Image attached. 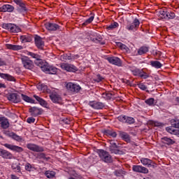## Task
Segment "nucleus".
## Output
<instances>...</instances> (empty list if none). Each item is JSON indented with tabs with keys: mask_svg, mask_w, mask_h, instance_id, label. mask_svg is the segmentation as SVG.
<instances>
[{
	"mask_svg": "<svg viewBox=\"0 0 179 179\" xmlns=\"http://www.w3.org/2000/svg\"><path fill=\"white\" fill-rule=\"evenodd\" d=\"M28 55H30V57H31L32 58H35L36 65L40 66L43 72H45V73H49L50 75H57V72H58V69L52 66H50V64L46 62H43V60L40 59V55H36L31 52H29Z\"/></svg>",
	"mask_w": 179,
	"mask_h": 179,
	"instance_id": "nucleus-1",
	"label": "nucleus"
},
{
	"mask_svg": "<svg viewBox=\"0 0 179 179\" xmlns=\"http://www.w3.org/2000/svg\"><path fill=\"white\" fill-rule=\"evenodd\" d=\"M97 153L102 162L105 163H111L113 162V159L111 158V155L104 150H98Z\"/></svg>",
	"mask_w": 179,
	"mask_h": 179,
	"instance_id": "nucleus-2",
	"label": "nucleus"
},
{
	"mask_svg": "<svg viewBox=\"0 0 179 179\" xmlns=\"http://www.w3.org/2000/svg\"><path fill=\"white\" fill-rule=\"evenodd\" d=\"M2 27L8 30L10 33H20L22 31V29L15 24H3Z\"/></svg>",
	"mask_w": 179,
	"mask_h": 179,
	"instance_id": "nucleus-3",
	"label": "nucleus"
},
{
	"mask_svg": "<svg viewBox=\"0 0 179 179\" xmlns=\"http://www.w3.org/2000/svg\"><path fill=\"white\" fill-rule=\"evenodd\" d=\"M159 16L161 19H174L176 17V14L174 13H169L164 9H161L159 11Z\"/></svg>",
	"mask_w": 179,
	"mask_h": 179,
	"instance_id": "nucleus-4",
	"label": "nucleus"
},
{
	"mask_svg": "<svg viewBox=\"0 0 179 179\" xmlns=\"http://www.w3.org/2000/svg\"><path fill=\"white\" fill-rule=\"evenodd\" d=\"M21 59L22 65L25 69H33V61L30 60L29 57H23Z\"/></svg>",
	"mask_w": 179,
	"mask_h": 179,
	"instance_id": "nucleus-5",
	"label": "nucleus"
},
{
	"mask_svg": "<svg viewBox=\"0 0 179 179\" xmlns=\"http://www.w3.org/2000/svg\"><path fill=\"white\" fill-rule=\"evenodd\" d=\"M62 69H64V71H67V72H76L78 71V68L74 65L63 63L61 64Z\"/></svg>",
	"mask_w": 179,
	"mask_h": 179,
	"instance_id": "nucleus-6",
	"label": "nucleus"
},
{
	"mask_svg": "<svg viewBox=\"0 0 179 179\" xmlns=\"http://www.w3.org/2000/svg\"><path fill=\"white\" fill-rule=\"evenodd\" d=\"M66 87L67 90H69L70 92H73L74 93H78L81 89L80 86L76 84H73L72 83H67Z\"/></svg>",
	"mask_w": 179,
	"mask_h": 179,
	"instance_id": "nucleus-7",
	"label": "nucleus"
},
{
	"mask_svg": "<svg viewBox=\"0 0 179 179\" xmlns=\"http://www.w3.org/2000/svg\"><path fill=\"white\" fill-rule=\"evenodd\" d=\"M107 59L108 62L113 65H116V66H122V62H121V59L117 57H108Z\"/></svg>",
	"mask_w": 179,
	"mask_h": 179,
	"instance_id": "nucleus-8",
	"label": "nucleus"
},
{
	"mask_svg": "<svg viewBox=\"0 0 179 179\" xmlns=\"http://www.w3.org/2000/svg\"><path fill=\"white\" fill-rule=\"evenodd\" d=\"M109 149L111 153H115V155H120V150H118V145H117V143L114 141H110V146Z\"/></svg>",
	"mask_w": 179,
	"mask_h": 179,
	"instance_id": "nucleus-9",
	"label": "nucleus"
},
{
	"mask_svg": "<svg viewBox=\"0 0 179 179\" xmlns=\"http://www.w3.org/2000/svg\"><path fill=\"white\" fill-rule=\"evenodd\" d=\"M3 146H5V148H7V149H10V150L17 152V153H21V152H23V148L22 147L8 143L4 144Z\"/></svg>",
	"mask_w": 179,
	"mask_h": 179,
	"instance_id": "nucleus-10",
	"label": "nucleus"
},
{
	"mask_svg": "<svg viewBox=\"0 0 179 179\" xmlns=\"http://www.w3.org/2000/svg\"><path fill=\"white\" fill-rule=\"evenodd\" d=\"M132 169L133 171H136V173H144L145 174H148V173H149V170L147 168L139 165H134Z\"/></svg>",
	"mask_w": 179,
	"mask_h": 179,
	"instance_id": "nucleus-11",
	"label": "nucleus"
},
{
	"mask_svg": "<svg viewBox=\"0 0 179 179\" xmlns=\"http://www.w3.org/2000/svg\"><path fill=\"white\" fill-rule=\"evenodd\" d=\"M50 99L52 100V103H59L62 100L61 96L54 91L50 93Z\"/></svg>",
	"mask_w": 179,
	"mask_h": 179,
	"instance_id": "nucleus-12",
	"label": "nucleus"
},
{
	"mask_svg": "<svg viewBox=\"0 0 179 179\" xmlns=\"http://www.w3.org/2000/svg\"><path fill=\"white\" fill-rule=\"evenodd\" d=\"M29 113L34 117H37V115H41L43 114V109L38 108L37 107H32L29 108Z\"/></svg>",
	"mask_w": 179,
	"mask_h": 179,
	"instance_id": "nucleus-13",
	"label": "nucleus"
},
{
	"mask_svg": "<svg viewBox=\"0 0 179 179\" xmlns=\"http://www.w3.org/2000/svg\"><path fill=\"white\" fill-rule=\"evenodd\" d=\"M35 44L39 50H43L44 48V41H43V38L39 36L35 37Z\"/></svg>",
	"mask_w": 179,
	"mask_h": 179,
	"instance_id": "nucleus-14",
	"label": "nucleus"
},
{
	"mask_svg": "<svg viewBox=\"0 0 179 179\" xmlns=\"http://www.w3.org/2000/svg\"><path fill=\"white\" fill-rule=\"evenodd\" d=\"M140 23L139 20H138V18H135L132 24L127 26V29L129 31L136 30L137 27H139Z\"/></svg>",
	"mask_w": 179,
	"mask_h": 179,
	"instance_id": "nucleus-15",
	"label": "nucleus"
},
{
	"mask_svg": "<svg viewBox=\"0 0 179 179\" xmlns=\"http://www.w3.org/2000/svg\"><path fill=\"white\" fill-rule=\"evenodd\" d=\"M45 27L47 29V30H49L50 31H55V30H58V29H59V25L48 22L45 24Z\"/></svg>",
	"mask_w": 179,
	"mask_h": 179,
	"instance_id": "nucleus-16",
	"label": "nucleus"
},
{
	"mask_svg": "<svg viewBox=\"0 0 179 179\" xmlns=\"http://www.w3.org/2000/svg\"><path fill=\"white\" fill-rule=\"evenodd\" d=\"M142 164L144 166H148V167H156V164H155L152 160L148 158H142L141 159Z\"/></svg>",
	"mask_w": 179,
	"mask_h": 179,
	"instance_id": "nucleus-17",
	"label": "nucleus"
},
{
	"mask_svg": "<svg viewBox=\"0 0 179 179\" xmlns=\"http://www.w3.org/2000/svg\"><path fill=\"white\" fill-rule=\"evenodd\" d=\"M90 106L96 110H101V108H104V103L101 102H90Z\"/></svg>",
	"mask_w": 179,
	"mask_h": 179,
	"instance_id": "nucleus-18",
	"label": "nucleus"
},
{
	"mask_svg": "<svg viewBox=\"0 0 179 179\" xmlns=\"http://www.w3.org/2000/svg\"><path fill=\"white\" fill-rule=\"evenodd\" d=\"M0 156L3 159H12V153L2 148H0Z\"/></svg>",
	"mask_w": 179,
	"mask_h": 179,
	"instance_id": "nucleus-19",
	"label": "nucleus"
},
{
	"mask_svg": "<svg viewBox=\"0 0 179 179\" xmlns=\"http://www.w3.org/2000/svg\"><path fill=\"white\" fill-rule=\"evenodd\" d=\"M15 7L11 5L6 4L0 7V12H13Z\"/></svg>",
	"mask_w": 179,
	"mask_h": 179,
	"instance_id": "nucleus-20",
	"label": "nucleus"
},
{
	"mask_svg": "<svg viewBox=\"0 0 179 179\" xmlns=\"http://www.w3.org/2000/svg\"><path fill=\"white\" fill-rule=\"evenodd\" d=\"M8 99L10 101H13V103H19L20 101V98H19V95H17L15 93L8 95Z\"/></svg>",
	"mask_w": 179,
	"mask_h": 179,
	"instance_id": "nucleus-21",
	"label": "nucleus"
},
{
	"mask_svg": "<svg viewBox=\"0 0 179 179\" xmlns=\"http://www.w3.org/2000/svg\"><path fill=\"white\" fill-rule=\"evenodd\" d=\"M27 148L29 149V150H32L33 152H43V148H40L38 145L35 144H28Z\"/></svg>",
	"mask_w": 179,
	"mask_h": 179,
	"instance_id": "nucleus-22",
	"label": "nucleus"
},
{
	"mask_svg": "<svg viewBox=\"0 0 179 179\" xmlns=\"http://www.w3.org/2000/svg\"><path fill=\"white\" fill-rule=\"evenodd\" d=\"M6 135L8 136H10V138H12L13 139H14V141H17V142H22V136H18L17 134L13 133V132H9L8 131L6 133Z\"/></svg>",
	"mask_w": 179,
	"mask_h": 179,
	"instance_id": "nucleus-23",
	"label": "nucleus"
},
{
	"mask_svg": "<svg viewBox=\"0 0 179 179\" xmlns=\"http://www.w3.org/2000/svg\"><path fill=\"white\" fill-rule=\"evenodd\" d=\"M0 124L3 129L9 128V121L5 117H0Z\"/></svg>",
	"mask_w": 179,
	"mask_h": 179,
	"instance_id": "nucleus-24",
	"label": "nucleus"
},
{
	"mask_svg": "<svg viewBox=\"0 0 179 179\" xmlns=\"http://www.w3.org/2000/svg\"><path fill=\"white\" fill-rule=\"evenodd\" d=\"M37 89H38L41 92H43L46 93H50L51 94V90L48 89V87H47V85H43V84H38L37 85Z\"/></svg>",
	"mask_w": 179,
	"mask_h": 179,
	"instance_id": "nucleus-25",
	"label": "nucleus"
},
{
	"mask_svg": "<svg viewBox=\"0 0 179 179\" xmlns=\"http://www.w3.org/2000/svg\"><path fill=\"white\" fill-rule=\"evenodd\" d=\"M0 78H2V79H6V80H9L10 82H15V80H16L13 76L8 73H0Z\"/></svg>",
	"mask_w": 179,
	"mask_h": 179,
	"instance_id": "nucleus-26",
	"label": "nucleus"
},
{
	"mask_svg": "<svg viewBox=\"0 0 179 179\" xmlns=\"http://www.w3.org/2000/svg\"><path fill=\"white\" fill-rule=\"evenodd\" d=\"M6 48L8 50H13L14 51H19V50H22L23 48L22 45L12 44H7Z\"/></svg>",
	"mask_w": 179,
	"mask_h": 179,
	"instance_id": "nucleus-27",
	"label": "nucleus"
},
{
	"mask_svg": "<svg viewBox=\"0 0 179 179\" xmlns=\"http://www.w3.org/2000/svg\"><path fill=\"white\" fill-rule=\"evenodd\" d=\"M120 138H122L124 141L126 142H131V137L129 136V134L127 133H125L124 131H120L119 134Z\"/></svg>",
	"mask_w": 179,
	"mask_h": 179,
	"instance_id": "nucleus-28",
	"label": "nucleus"
},
{
	"mask_svg": "<svg viewBox=\"0 0 179 179\" xmlns=\"http://www.w3.org/2000/svg\"><path fill=\"white\" fill-rule=\"evenodd\" d=\"M103 134L107 136H112V138H115L117 136V133L112 130L105 129L103 131Z\"/></svg>",
	"mask_w": 179,
	"mask_h": 179,
	"instance_id": "nucleus-29",
	"label": "nucleus"
},
{
	"mask_svg": "<svg viewBox=\"0 0 179 179\" xmlns=\"http://www.w3.org/2000/svg\"><path fill=\"white\" fill-rule=\"evenodd\" d=\"M149 52V48L146 47V46H143L141 47L138 50V55H143V54H146V52Z\"/></svg>",
	"mask_w": 179,
	"mask_h": 179,
	"instance_id": "nucleus-30",
	"label": "nucleus"
},
{
	"mask_svg": "<svg viewBox=\"0 0 179 179\" xmlns=\"http://www.w3.org/2000/svg\"><path fill=\"white\" fill-rule=\"evenodd\" d=\"M34 99H36V101H38L41 106H43V107H47V101H45L44 99H41L37 95H34Z\"/></svg>",
	"mask_w": 179,
	"mask_h": 179,
	"instance_id": "nucleus-31",
	"label": "nucleus"
},
{
	"mask_svg": "<svg viewBox=\"0 0 179 179\" xmlns=\"http://www.w3.org/2000/svg\"><path fill=\"white\" fill-rule=\"evenodd\" d=\"M90 40L94 43L101 44V45H104V44H106V42L102 41L103 38L101 37L98 36L97 38H91Z\"/></svg>",
	"mask_w": 179,
	"mask_h": 179,
	"instance_id": "nucleus-32",
	"label": "nucleus"
},
{
	"mask_svg": "<svg viewBox=\"0 0 179 179\" xmlns=\"http://www.w3.org/2000/svg\"><path fill=\"white\" fill-rule=\"evenodd\" d=\"M22 43H30L31 41V36L29 35H22L20 36Z\"/></svg>",
	"mask_w": 179,
	"mask_h": 179,
	"instance_id": "nucleus-33",
	"label": "nucleus"
},
{
	"mask_svg": "<svg viewBox=\"0 0 179 179\" xmlns=\"http://www.w3.org/2000/svg\"><path fill=\"white\" fill-rule=\"evenodd\" d=\"M150 65L157 69H159L163 66V64H162V63H160L159 61H151Z\"/></svg>",
	"mask_w": 179,
	"mask_h": 179,
	"instance_id": "nucleus-34",
	"label": "nucleus"
},
{
	"mask_svg": "<svg viewBox=\"0 0 179 179\" xmlns=\"http://www.w3.org/2000/svg\"><path fill=\"white\" fill-rule=\"evenodd\" d=\"M17 10L18 12V13H22V15H24L23 13H24V12H26L27 10V8H26V4L22 3V5L19 6V7L17 8Z\"/></svg>",
	"mask_w": 179,
	"mask_h": 179,
	"instance_id": "nucleus-35",
	"label": "nucleus"
},
{
	"mask_svg": "<svg viewBox=\"0 0 179 179\" xmlns=\"http://www.w3.org/2000/svg\"><path fill=\"white\" fill-rule=\"evenodd\" d=\"M162 142L163 143H165V145H173L175 143L174 141L167 137L162 138Z\"/></svg>",
	"mask_w": 179,
	"mask_h": 179,
	"instance_id": "nucleus-36",
	"label": "nucleus"
},
{
	"mask_svg": "<svg viewBox=\"0 0 179 179\" xmlns=\"http://www.w3.org/2000/svg\"><path fill=\"white\" fill-rule=\"evenodd\" d=\"M21 96H22V100H24V101H27V103H31L32 104H34V100L32 99L31 98L23 94H22Z\"/></svg>",
	"mask_w": 179,
	"mask_h": 179,
	"instance_id": "nucleus-37",
	"label": "nucleus"
},
{
	"mask_svg": "<svg viewBox=\"0 0 179 179\" xmlns=\"http://www.w3.org/2000/svg\"><path fill=\"white\" fill-rule=\"evenodd\" d=\"M45 175L46 176L47 178H54V177H55V172L46 171Z\"/></svg>",
	"mask_w": 179,
	"mask_h": 179,
	"instance_id": "nucleus-38",
	"label": "nucleus"
},
{
	"mask_svg": "<svg viewBox=\"0 0 179 179\" xmlns=\"http://www.w3.org/2000/svg\"><path fill=\"white\" fill-rule=\"evenodd\" d=\"M171 124L173 128H178L179 129V120L172 119L171 120Z\"/></svg>",
	"mask_w": 179,
	"mask_h": 179,
	"instance_id": "nucleus-39",
	"label": "nucleus"
},
{
	"mask_svg": "<svg viewBox=\"0 0 179 179\" xmlns=\"http://www.w3.org/2000/svg\"><path fill=\"white\" fill-rule=\"evenodd\" d=\"M12 169L15 173H20V166L16 163L12 164Z\"/></svg>",
	"mask_w": 179,
	"mask_h": 179,
	"instance_id": "nucleus-40",
	"label": "nucleus"
},
{
	"mask_svg": "<svg viewBox=\"0 0 179 179\" xmlns=\"http://www.w3.org/2000/svg\"><path fill=\"white\" fill-rule=\"evenodd\" d=\"M124 174H125V172H124L122 169L116 170L115 171V176H116L117 177H122Z\"/></svg>",
	"mask_w": 179,
	"mask_h": 179,
	"instance_id": "nucleus-41",
	"label": "nucleus"
},
{
	"mask_svg": "<svg viewBox=\"0 0 179 179\" xmlns=\"http://www.w3.org/2000/svg\"><path fill=\"white\" fill-rule=\"evenodd\" d=\"M118 23L117 22H113L112 24H110L108 27V30H113V29H115L117 27H118Z\"/></svg>",
	"mask_w": 179,
	"mask_h": 179,
	"instance_id": "nucleus-42",
	"label": "nucleus"
},
{
	"mask_svg": "<svg viewBox=\"0 0 179 179\" xmlns=\"http://www.w3.org/2000/svg\"><path fill=\"white\" fill-rule=\"evenodd\" d=\"M145 102L148 106H153V104H155V99L150 98V99L145 100Z\"/></svg>",
	"mask_w": 179,
	"mask_h": 179,
	"instance_id": "nucleus-43",
	"label": "nucleus"
},
{
	"mask_svg": "<svg viewBox=\"0 0 179 179\" xmlns=\"http://www.w3.org/2000/svg\"><path fill=\"white\" fill-rule=\"evenodd\" d=\"M132 73L135 76H141V75L142 73V70L136 69L132 71Z\"/></svg>",
	"mask_w": 179,
	"mask_h": 179,
	"instance_id": "nucleus-44",
	"label": "nucleus"
},
{
	"mask_svg": "<svg viewBox=\"0 0 179 179\" xmlns=\"http://www.w3.org/2000/svg\"><path fill=\"white\" fill-rule=\"evenodd\" d=\"M126 124H134L135 122V119L131 117L126 116Z\"/></svg>",
	"mask_w": 179,
	"mask_h": 179,
	"instance_id": "nucleus-45",
	"label": "nucleus"
},
{
	"mask_svg": "<svg viewBox=\"0 0 179 179\" xmlns=\"http://www.w3.org/2000/svg\"><path fill=\"white\" fill-rule=\"evenodd\" d=\"M94 19V16H91L90 18L86 20V21L83 24V26H86V24H89V23H92Z\"/></svg>",
	"mask_w": 179,
	"mask_h": 179,
	"instance_id": "nucleus-46",
	"label": "nucleus"
},
{
	"mask_svg": "<svg viewBox=\"0 0 179 179\" xmlns=\"http://www.w3.org/2000/svg\"><path fill=\"white\" fill-rule=\"evenodd\" d=\"M117 120L120 121V122H125L127 120V116L121 115L117 117Z\"/></svg>",
	"mask_w": 179,
	"mask_h": 179,
	"instance_id": "nucleus-47",
	"label": "nucleus"
},
{
	"mask_svg": "<svg viewBox=\"0 0 179 179\" xmlns=\"http://www.w3.org/2000/svg\"><path fill=\"white\" fill-rule=\"evenodd\" d=\"M61 124H66V125H69L71 124V120L68 118L62 119L60 121Z\"/></svg>",
	"mask_w": 179,
	"mask_h": 179,
	"instance_id": "nucleus-48",
	"label": "nucleus"
},
{
	"mask_svg": "<svg viewBox=\"0 0 179 179\" xmlns=\"http://www.w3.org/2000/svg\"><path fill=\"white\" fill-rule=\"evenodd\" d=\"M103 79H104L103 77H101V76H100L99 74L96 75V78H94V82H97L98 83L99 82H101L103 80Z\"/></svg>",
	"mask_w": 179,
	"mask_h": 179,
	"instance_id": "nucleus-49",
	"label": "nucleus"
},
{
	"mask_svg": "<svg viewBox=\"0 0 179 179\" xmlns=\"http://www.w3.org/2000/svg\"><path fill=\"white\" fill-rule=\"evenodd\" d=\"M138 86L139 89H141V90H146L148 89L146 85H145L143 83H139Z\"/></svg>",
	"mask_w": 179,
	"mask_h": 179,
	"instance_id": "nucleus-50",
	"label": "nucleus"
},
{
	"mask_svg": "<svg viewBox=\"0 0 179 179\" xmlns=\"http://www.w3.org/2000/svg\"><path fill=\"white\" fill-rule=\"evenodd\" d=\"M113 96H114V93L108 92L106 100H111V99H113Z\"/></svg>",
	"mask_w": 179,
	"mask_h": 179,
	"instance_id": "nucleus-51",
	"label": "nucleus"
},
{
	"mask_svg": "<svg viewBox=\"0 0 179 179\" xmlns=\"http://www.w3.org/2000/svg\"><path fill=\"white\" fill-rule=\"evenodd\" d=\"M34 121H36V119H34V117H29L27 120V122H28V124H31L34 122Z\"/></svg>",
	"mask_w": 179,
	"mask_h": 179,
	"instance_id": "nucleus-52",
	"label": "nucleus"
},
{
	"mask_svg": "<svg viewBox=\"0 0 179 179\" xmlns=\"http://www.w3.org/2000/svg\"><path fill=\"white\" fill-rule=\"evenodd\" d=\"M33 169V167H31V165L30 164H27L25 166V169L27 171H31V169Z\"/></svg>",
	"mask_w": 179,
	"mask_h": 179,
	"instance_id": "nucleus-53",
	"label": "nucleus"
},
{
	"mask_svg": "<svg viewBox=\"0 0 179 179\" xmlns=\"http://www.w3.org/2000/svg\"><path fill=\"white\" fill-rule=\"evenodd\" d=\"M39 159H45V160H48V159H50V157H45V154L44 153H41L39 155Z\"/></svg>",
	"mask_w": 179,
	"mask_h": 179,
	"instance_id": "nucleus-54",
	"label": "nucleus"
},
{
	"mask_svg": "<svg viewBox=\"0 0 179 179\" xmlns=\"http://www.w3.org/2000/svg\"><path fill=\"white\" fill-rule=\"evenodd\" d=\"M15 3H17L18 5V6H20V5H23V1H22V0H13Z\"/></svg>",
	"mask_w": 179,
	"mask_h": 179,
	"instance_id": "nucleus-55",
	"label": "nucleus"
},
{
	"mask_svg": "<svg viewBox=\"0 0 179 179\" xmlns=\"http://www.w3.org/2000/svg\"><path fill=\"white\" fill-rule=\"evenodd\" d=\"M166 131H167V132H169V134H173L174 132V129L170 128V127H166Z\"/></svg>",
	"mask_w": 179,
	"mask_h": 179,
	"instance_id": "nucleus-56",
	"label": "nucleus"
},
{
	"mask_svg": "<svg viewBox=\"0 0 179 179\" xmlns=\"http://www.w3.org/2000/svg\"><path fill=\"white\" fill-rule=\"evenodd\" d=\"M141 78H143V79H148V78H149V76L148 75H146L145 73H143L141 72V74L140 75Z\"/></svg>",
	"mask_w": 179,
	"mask_h": 179,
	"instance_id": "nucleus-57",
	"label": "nucleus"
},
{
	"mask_svg": "<svg viewBox=\"0 0 179 179\" xmlns=\"http://www.w3.org/2000/svg\"><path fill=\"white\" fill-rule=\"evenodd\" d=\"M62 61H65L67 59V55H63L60 57Z\"/></svg>",
	"mask_w": 179,
	"mask_h": 179,
	"instance_id": "nucleus-58",
	"label": "nucleus"
},
{
	"mask_svg": "<svg viewBox=\"0 0 179 179\" xmlns=\"http://www.w3.org/2000/svg\"><path fill=\"white\" fill-rule=\"evenodd\" d=\"M72 55H73L72 54H69V55H67V59L69 61L73 60V57Z\"/></svg>",
	"mask_w": 179,
	"mask_h": 179,
	"instance_id": "nucleus-59",
	"label": "nucleus"
},
{
	"mask_svg": "<svg viewBox=\"0 0 179 179\" xmlns=\"http://www.w3.org/2000/svg\"><path fill=\"white\" fill-rule=\"evenodd\" d=\"M173 135H179V129H173Z\"/></svg>",
	"mask_w": 179,
	"mask_h": 179,
	"instance_id": "nucleus-60",
	"label": "nucleus"
},
{
	"mask_svg": "<svg viewBox=\"0 0 179 179\" xmlns=\"http://www.w3.org/2000/svg\"><path fill=\"white\" fill-rule=\"evenodd\" d=\"M3 65H6V64L3 61L2 59H0V66H3Z\"/></svg>",
	"mask_w": 179,
	"mask_h": 179,
	"instance_id": "nucleus-61",
	"label": "nucleus"
},
{
	"mask_svg": "<svg viewBox=\"0 0 179 179\" xmlns=\"http://www.w3.org/2000/svg\"><path fill=\"white\" fill-rule=\"evenodd\" d=\"M121 50H128V47L122 43Z\"/></svg>",
	"mask_w": 179,
	"mask_h": 179,
	"instance_id": "nucleus-62",
	"label": "nucleus"
},
{
	"mask_svg": "<svg viewBox=\"0 0 179 179\" xmlns=\"http://www.w3.org/2000/svg\"><path fill=\"white\" fill-rule=\"evenodd\" d=\"M72 57L73 59H78V58H79V56L78 55H73Z\"/></svg>",
	"mask_w": 179,
	"mask_h": 179,
	"instance_id": "nucleus-63",
	"label": "nucleus"
},
{
	"mask_svg": "<svg viewBox=\"0 0 179 179\" xmlns=\"http://www.w3.org/2000/svg\"><path fill=\"white\" fill-rule=\"evenodd\" d=\"M11 178L12 179H19V178H17V176H14V175H11Z\"/></svg>",
	"mask_w": 179,
	"mask_h": 179,
	"instance_id": "nucleus-64",
	"label": "nucleus"
}]
</instances>
